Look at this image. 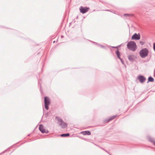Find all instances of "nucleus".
I'll use <instances>...</instances> for the list:
<instances>
[{
    "label": "nucleus",
    "instance_id": "obj_10",
    "mask_svg": "<svg viewBox=\"0 0 155 155\" xmlns=\"http://www.w3.org/2000/svg\"><path fill=\"white\" fill-rule=\"evenodd\" d=\"M116 115H114L112 116V117H111L109 119H106L104 120V122L105 123H108L109 122V121L113 120L114 119L115 117H116Z\"/></svg>",
    "mask_w": 155,
    "mask_h": 155
},
{
    "label": "nucleus",
    "instance_id": "obj_7",
    "mask_svg": "<svg viewBox=\"0 0 155 155\" xmlns=\"http://www.w3.org/2000/svg\"><path fill=\"white\" fill-rule=\"evenodd\" d=\"M89 8L86 7H83L81 6L80 8V10L81 13L83 14L85 13L88 11Z\"/></svg>",
    "mask_w": 155,
    "mask_h": 155
},
{
    "label": "nucleus",
    "instance_id": "obj_5",
    "mask_svg": "<svg viewBox=\"0 0 155 155\" xmlns=\"http://www.w3.org/2000/svg\"><path fill=\"white\" fill-rule=\"evenodd\" d=\"M39 130L42 133H48V130H46L44 128L42 124H40L39 127Z\"/></svg>",
    "mask_w": 155,
    "mask_h": 155
},
{
    "label": "nucleus",
    "instance_id": "obj_24",
    "mask_svg": "<svg viewBox=\"0 0 155 155\" xmlns=\"http://www.w3.org/2000/svg\"><path fill=\"white\" fill-rule=\"evenodd\" d=\"M100 148L101 149H103V150H104V149L103 148H102V147H100Z\"/></svg>",
    "mask_w": 155,
    "mask_h": 155
},
{
    "label": "nucleus",
    "instance_id": "obj_8",
    "mask_svg": "<svg viewBox=\"0 0 155 155\" xmlns=\"http://www.w3.org/2000/svg\"><path fill=\"white\" fill-rule=\"evenodd\" d=\"M136 58V57L134 55H130L128 56V60L131 62H133Z\"/></svg>",
    "mask_w": 155,
    "mask_h": 155
},
{
    "label": "nucleus",
    "instance_id": "obj_18",
    "mask_svg": "<svg viewBox=\"0 0 155 155\" xmlns=\"http://www.w3.org/2000/svg\"><path fill=\"white\" fill-rule=\"evenodd\" d=\"M120 61H121V63L124 64V61H123V59L121 58H119Z\"/></svg>",
    "mask_w": 155,
    "mask_h": 155
},
{
    "label": "nucleus",
    "instance_id": "obj_3",
    "mask_svg": "<svg viewBox=\"0 0 155 155\" xmlns=\"http://www.w3.org/2000/svg\"><path fill=\"white\" fill-rule=\"evenodd\" d=\"M148 52L149 51L147 48H143L140 51V55L142 58H145L147 56Z\"/></svg>",
    "mask_w": 155,
    "mask_h": 155
},
{
    "label": "nucleus",
    "instance_id": "obj_12",
    "mask_svg": "<svg viewBox=\"0 0 155 155\" xmlns=\"http://www.w3.org/2000/svg\"><path fill=\"white\" fill-rule=\"evenodd\" d=\"M149 140L151 142H152L154 145L155 146V139L150 137H149L148 138Z\"/></svg>",
    "mask_w": 155,
    "mask_h": 155
},
{
    "label": "nucleus",
    "instance_id": "obj_21",
    "mask_svg": "<svg viewBox=\"0 0 155 155\" xmlns=\"http://www.w3.org/2000/svg\"><path fill=\"white\" fill-rule=\"evenodd\" d=\"M99 46L101 48H104V46L103 45H100Z\"/></svg>",
    "mask_w": 155,
    "mask_h": 155
},
{
    "label": "nucleus",
    "instance_id": "obj_27",
    "mask_svg": "<svg viewBox=\"0 0 155 155\" xmlns=\"http://www.w3.org/2000/svg\"><path fill=\"white\" fill-rule=\"evenodd\" d=\"M154 76L155 77V71Z\"/></svg>",
    "mask_w": 155,
    "mask_h": 155
},
{
    "label": "nucleus",
    "instance_id": "obj_22",
    "mask_svg": "<svg viewBox=\"0 0 155 155\" xmlns=\"http://www.w3.org/2000/svg\"><path fill=\"white\" fill-rule=\"evenodd\" d=\"M112 48H117V47H112Z\"/></svg>",
    "mask_w": 155,
    "mask_h": 155
},
{
    "label": "nucleus",
    "instance_id": "obj_26",
    "mask_svg": "<svg viewBox=\"0 0 155 155\" xmlns=\"http://www.w3.org/2000/svg\"><path fill=\"white\" fill-rule=\"evenodd\" d=\"M54 42H55V41H53V43H54Z\"/></svg>",
    "mask_w": 155,
    "mask_h": 155
},
{
    "label": "nucleus",
    "instance_id": "obj_11",
    "mask_svg": "<svg viewBox=\"0 0 155 155\" xmlns=\"http://www.w3.org/2000/svg\"><path fill=\"white\" fill-rule=\"evenodd\" d=\"M81 133L84 135H91V133L89 131H82L81 132Z\"/></svg>",
    "mask_w": 155,
    "mask_h": 155
},
{
    "label": "nucleus",
    "instance_id": "obj_1",
    "mask_svg": "<svg viewBox=\"0 0 155 155\" xmlns=\"http://www.w3.org/2000/svg\"><path fill=\"white\" fill-rule=\"evenodd\" d=\"M55 119L58 120V124L59 126H61L62 128L64 129L67 127V124L64 122L61 118L58 117H56Z\"/></svg>",
    "mask_w": 155,
    "mask_h": 155
},
{
    "label": "nucleus",
    "instance_id": "obj_28",
    "mask_svg": "<svg viewBox=\"0 0 155 155\" xmlns=\"http://www.w3.org/2000/svg\"><path fill=\"white\" fill-rule=\"evenodd\" d=\"M106 11H109V10H106Z\"/></svg>",
    "mask_w": 155,
    "mask_h": 155
},
{
    "label": "nucleus",
    "instance_id": "obj_23",
    "mask_svg": "<svg viewBox=\"0 0 155 155\" xmlns=\"http://www.w3.org/2000/svg\"><path fill=\"white\" fill-rule=\"evenodd\" d=\"M94 43H95V45H97V43H96V42H94Z\"/></svg>",
    "mask_w": 155,
    "mask_h": 155
},
{
    "label": "nucleus",
    "instance_id": "obj_17",
    "mask_svg": "<svg viewBox=\"0 0 155 155\" xmlns=\"http://www.w3.org/2000/svg\"><path fill=\"white\" fill-rule=\"evenodd\" d=\"M140 43L141 45H143L145 43V42L143 41H140Z\"/></svg>",
    "mask_w": 155,
    "mask_h": 155
},
{
    "label": "nucleus",
    "instance_id": "obj_15",
    "mask_svg": "<svg viewBox=\"0 0 155 155\" xmlns=\"http://www.w3.org/2000/svg\"><path fill=\"white\" fill-rule=\"evenodd\" d=\"M116 53L117 56V58H120V53L118 50H117V51H116Z\"/></svg>",
    "mask_w": 155,
    "mask_h": 155
},
{
    "label": "nucleus",
    "instance_id": "obj_9",
    "mask_svg": "<svg viewBox=\"0 0 155 155\" xmlns=\"http://www.w3.org/2000/svg\"><path fill=\"white\" fill-rule=\"evenodd\" d=\"M138 78L141 83L144 82L146 80V78L144 76L141 75H139Z\"/></svg>",
    "mask_w": 155,
    "mask_h": 155
},
{
    "label": "nucleus",
    "instance_id": "obj_20",
    "mask_svg": "<svg viewBox=\"0 0 155 155\" xmlns=\"http://www.w3.org/2000/svg\"><path fill=\"white\" fill-rule=\"evenodd\" d=\"M104 150L106 152H107V153H108L109 155H111V154H110V153H109V152H108V151H107L106 150H105V149H104Z\"/></svg>",
    "mask_w": 155,
    "mask_h": 155
},
{
    "label": "nucleus",
    "instance_id": "obj_19",
    "mask_svg": "<svg viewBox=\"0 0 155 155\" xmlns=\"http://www.w3.org/2000/svg\"><path fill=\"white\" fill-rule=\"evenodd\" d=\"M153 48L155 51V42L153 43Z\"/></svg>",
    "mask_w": 155,
    "mask_h": 155
},
{
    "label": "nucleus",
    "instance_id": "obj_6",
    "mask_svg": "<svg viewBox=\"0 0 155 155\" xmlns=\"http://www.w3.org/2000/svg\"><path fill=\"white\" fill-rule=\"evenodd\" d=\"M140 38V35L139 33L138 34L135 33L132 36L131 39L132 40H138Z\"/></svg>",
    "mask_w": 155,
    "mask_h": 155
},
{
    "label": "nucleus",
    "instance_id": "obj_25",
    "mask_svg": "<svg viewBox=\"0 0 155 155\" xmlns=\"http://www.w3.org/2000/svg\"><path fill=\"white\" fill-rule=\"evenodd\" d=\"M64 37V36L63 35L61 36V38H63Z\"/></svg>",
    "mask_w": 155,
    "mask_h": 155
},
{
    "label": "nucleus",
    "instance_id": "obj_14",
    "mask_svg": "<svg viewBox=\"0 0 155 155\" xmlns=\"http://www.w3.org/2000/svg\"><path fill=\"white\" fill-rule=\"evenodd\" d=\"M70 134L69 133L63 134L61 135V137H66L68 136Z\"/></svg>",
    "mask_w": 155,
    "mask_h": 155
},
{
    "label": "nucleus",
    "instance_id": "obj_13",
    "mask_svg": "<svg viewBox=\"0 0 155 155\" xmlns=\"http://www.w3.org/2000/svg\"><path fill=\"white\" fill-rule=\"evenodd\" d=\"M154 81V79L153 78L151 77H149L148 79V81L147 82V83H148L149 82H153Z\"/></svg>",
    "mask_w": 155,
    "mask_h": 155
},
{
    "label": "nucleus",
    "instance_id": "obj_4",
    "mask_svg": "<svg viewBox=\"0 0 155 155\" xmlns=\"http://www.w3.org/2000/svg\"><path fill=\"white\" fill-rule=\"evenodd\" d=\"M44 103L45 108L47 110H48L49 109V105L50 104V99L48 97H45Z\"/></svg>",
    "mask_w": 155,
    "mask_h": 155
},
{
    "label": "nucleus",
    "instance_id": "obj_2",
    "mask_svg": "<svg viewBox=\"0 0 155 155\" xmlns=\"http://www.w3.org/2000/svg\"><path fill=\"white\" fill-rule=\"evenodd\" d=\"M127 48L130 50L134 51L137 48L136 43L134 41H130L127 45Z\"/></svg>",
    "mask_w": 155,
    "mask_h": 155
},
{
    "label": "nucleus",
    "instance_id": "obj_16",
    "mask_svg": "<svg viewBox=\"0 0 155 155\" xmlns=\"http://www.w3.org/2000/svg\"><path fill=\"white\" fill-rule=\"evenodd\" d=\"M124 16L125 17H130V16H133V14H124Z\"/></svg>",
    "mask_w": 155,
    "mask_h": 155
}]
</instances>
